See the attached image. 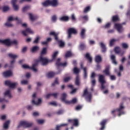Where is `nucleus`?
<instances>
[{
    "label": "nucleus",
    "instance_id": "obj_27",
    "mask_svg": "<svg viewBox=\"0 0 130 130\" xmlns=\"http://www.w3.org/2000/svg\"><path fill=\"white\" fill-rule=\"evenodd\" d=\"M85 58L88 60L89 62H92V57H91V55H90V53H86L85 55Z\"/></svg>",
    "mask_w": 130,
    "mask_h": 130
},
{
    "label": "nucleus",
    "instance_id": "obj_22",
    "mask_svg": "<svg viewBox=\"0 0 130 130\" xmlns=\"http://www.w3.org/2000/svg\"><path fill=\"white\" fill-rule=\"evenodd\" d=\"M110 67L109 66H106L105 70L103 71L104 74H105L106 76H110V72L109 71V69Z\"/></svg>",
    "mask_w": 130,
    "mask_h": 130
},
{
    "label": "nucleus",
    "instance_id": "obj_25",
    "mask_svg": "<svg viewBox=\"0 0 130 130\" xmlns=\"http://www.w3.org/2000/svg\"><path fill=\"white\" fill-rule=\"evenodd\" d=\"M57 5H58L57 0H50V6H52V7H56Z\"/></svg>",
    "mask_w": 130,
    "mask_h": 130
},
{
    "label": "nucleus",
    "instance_id": "obj_38",
    "mask_svg": "<svg viewBox=\"0 0 130 130\" xmlns=\"http://www.w3.org/2000/svg\"><path fill=\"white\" fill-rule=\"evenodd\" d=\"M111 60L112 61L113 63H114V64H117V62L115 59V56L114 55H112L111 56Z\"/></svg>",
    "mask_w": 130,
    "mask_h": 130
},
{
    "label": "nucleus",
    "instance_id": "obj_55",
    "mask_svg": "<svg viewBox=\"0 0 130 130\" xmlns=\"http://www.w3.org/2000/svg\"><path fill=\"white\" fill-rule=\"evenodd\" d=\"M10 10L9 6H4L3 7V12H8Z\"/></svg>",
    "mask_w": 130,
    "mask_h": 130
},
{
    "label": "nucleus",
    "instance_id": "obj_54",
    "mask_svg": "<svg viewBox=\"0 0 130 130\" xmlns=\"http://www.w3.org/2000/svg\"><path fill=\"white\" fill-rule=\"evenodd\" d=\"M5 26H6V27H13V24H12L10 21H8L5 23Z\"/></svg>",
    "mask_w": 130,
    "mask_h": 130
},
{
    "label": "nucleus",
    "instance_id": "obj_6",
    "mask_svg": "<svg viewBox=\"0 0 130 130\" xmlns=\"http://www.w3.org/2000/svg\"><path fill=\"white\" fill-rule=\"evenodd\" d=\"M39 61L42 62V66H46L47 64H48V62H50L51 60H49L48 59L43 57V56H40L39 60H36V62H38H38H39Z\"/></svg>",
    "mask_w": 130,
    "mask_h": 130
},
{
    "label": "nucleus",
    "instance_id": "obj_50",
    "mask_svg": "<svg viewBox=\"0 0 130 130\" xmlns=\"http://www.w3.org/2000/svg\"><path fill=\"white\" fill-rule=\"evenodd\" d=\"M111 26V23L108 22L105 26H103V28H104V29H108V28H110Z\"/></svg>",
    "mask_w": 130,
    "mask_h": 130
},
{
    "label": "nucleus",
    "instance_id": "obj_60",
    "mask_svg": "<svg viewBox=\"0 0 130 130\" xmlns=\"http://www.w3.org/2000/svg\"><path fill=\"white\" fill-rule=\"evenodd\" d=\"M105 83H102L101 86V90H104L105 89H106V86L104 85Z\"/></svg>",
    "mask_w": 130,
    "mask_h": 130
},
{
    "label": "nucleus",
    "instance_id": "obj_36",
    "mask_svg": "<svg viewBox=\"0 0 130 130\" xmlns=\"http://www.w3.org/2000/svg\"><path fill=\"white\" fill-rule=\"evenodd\" d=\"M4 96H8L9 98H12V94H11V91H10V90H6L4 93Z\"/></svg>",
    "mask_w": 130,
    "mask_h": 130
},
{
    "label": "nucleus",
    "instance_id": "obj_51",
    "mask_svg": "<svg viewBox=\"0 0 130 130\" xmlns=\"http://www.w3.org/2000/svg\"><path fill=\"white\" fill-rule=\"evenodd\" d=\"M72 52H71V51H68L66 52V54L65 55V57H70V56H72Z\"/></svg>",
    "mask_w": 130,
    "mask_h": 130
},
{
    "label": "nucleus",
    "instance_id": "obj_4",
    "mask_svg": "<svg viewBox=\"0 0 130 130\" xmlns=\"http://www.w3.org/2000/svg\"><path fill=\"white\" fill-rule=\"evenodd\" d=\"M123 109H124V107L123 106V103H121L118 109L112 111L111 114H114L116 111H118V112L119 113L118 116H120V115H121L122 114H124V111H123Z\"/></svg>",
    "mask_w": 130,
    "mask_h": 130
},
{
    "label": "nucleus",
    "instance_id": "obj_41",
    "mask_svg": "<svg viewBox=\"0 0 130 130\" xmlns=\"http://www.w3.org/2000/svg\"><path fill=\"white\" fill-rule=\"evenodd\" d=\"M58 54V52L56 51L55 52L52 56V60H51V61H52L53 60H54V59H55V58H56V56H57V55Z\"/></svg>",
    "mask_w": 130,
    "mask_h": 130
},
{
    "label": "nucleus",
    "instance_id": "obj_32",
    "mask_svg": "<svg viewBox=\"0 0 130 130\" xmlns=\"http://www.w3.org/2000/svg\"><path fill=\"white\" fill-rule=\"evenodd\" d=\"M43 7H48V6H50V0H47L44 2L42 3Z\"/></svg>",
    "mask_w": 130,
    "mask_h": 130
},
{
    "label": "nucleus",
    "instance_id": "obj_33",
    "mask_svg": "<svg viewBox=\"0 0 130 130\" xmlns=\"http://www.w3.org/2000/svg\"><path fill=\"white\" fill-rule=\"evenodd\" d=\"M79 48L80 50H85V49H86V45L83 43H81L79 46Z\"/></svg>",
    "mask_w": 130,
    "mask_h": 130
},
{
    "label": "nucleus",
    "instance_id": "obj_53",
    "mask_svg": "<svg viewBox=\"0 0 130 130\" xmlns=\"http://www.w3.org/2000/svg\"><path fill=\"white\" fill-rule=\"evenodd\" d=\"M59 83L58 82V79L56 78L55 81L52 84V86H55V84L58 85Z\"/></svg>",
    "mask_w": 130,
    "mask_h": 130
},
{
    "label": "nucleus",
    "instance_id": "obj_34",
    "mask_svg": "<svg viewBox=\"0 0 130 130\" xmlns=\"http://www.w3.org/2000/svg\"><path fill=\"white\" fill-rule=\"evenodd\" d=\"M8 56L9 57H10V58H12V59H16L17 57H18V55H15L12 53L8 54Z\"/></svg>",
    "mask_w": 130,
    "mask_h": 130
},
{
    "label": "nucleus",
    "instance_id": "obj_2",
    "mask_svg": "<svg viewBox=\"0 0 130 130\" xmlns=\"http://www.w3.org/2000/svg\"><path fill=\"white\" fill-rule=\"evenodd\" d=\"M82 97H85V100L87 102L91 103L92 102V92L88 91V89L86 88L84 90Z\"/></svg>",
    "mask_w": 130,
    "mask_h": 130
},
{
    "label": "nucleus",
    "instance_id": "obj_19",
    "mask_svg": "<svg viewBox=\"0 0 130 130\" xmlns=\"http://www.w3.org/2000/svg\"><path fill=\"white\" fill-rule=\"evenodd\" d=\"M0 43H3L7 46H10V45H11V41L10 39H6L4 40H0Z\"/></svg>",
    "mask_w": 130,
    "mask_h": 130
},
{
    "label": "nucleus",
    "instance_id": "obj_43",
    "mask_svg": "<svg viewBox=\"0 0 130 130\" xmlns=\"http://www.w3.org/2000/svg\"><path fill=\"white\" fill-rule=\"evenodd\" d=\"M82 19H83V20H84V21H88V20H89V18L88 17V15H84L82 16H80L79 18V20H82Z\"/></svg>",
    "mask_w": 130,
    "mask_h": 130
},
{
    "label": "nucleus",
    "instance_id": "obj_57",
    "mask_svg": "<svg viewBox=\"0 0 130 130\" xmlns=\"http://www.w3.org/2000/svg\"><path fill=\"white\" fill-rule=\"evenodd\" d=\"M110 79L111 81H115V80H116V77L114 75H111L110 76Z\"/></svg>",
    "mask_w": 130,
    "mask_h": 130
},
{
    "label": "nucleus",
    "instance_id": "obj_14",
    "mask_svg": "<svg viewBox=\"0 0 130 130\" xmlns=\"http://www.w3.org/2000/svg\"><path fill=\"white\" fill-rule=\"evenodd\" d=\"M99 82L100 84H106L105 77L103 75H99Z\"/></svg>",
    "mask_w": 130,
    "mask_h": 130
},
{
    "label": "nucleus",
    "instance_id": "obj_31",
    "mask_svg": "<svg viewBox=\"0 0 130 130\" xmlns=\"http://www.w3.org/2000/svg\"><path fill=\"white\" fill-rule=\"evenodd\" d=\"M80 76H79V75H77L76 76V80H75V84L76 85V86H80Z\"/></svg>",
    "mask_w": 130,
    "mask_h": 130
},
{
    "label": "nucleus",
    "instance_id": "obj_63",
    "mask_svg": "<svg viewBox=\"0 0 130 130\" xmlns=\"http://www.w3.org/2000/svg\"><path fill=\"white\" fill-rule=\"evenodd\" d=\"M71 19L73 22L76 21V16H75V14H72L71 15Z\"/></svg>",
    "mask_w": 130,
    "mask_h": 130
},
{
    "label": "nucleus",
    "instance_id": "obj_30",
    "mask_svg": "<svg viewBox=\"0 0 130 130\" xmlns=\"http://www.w3.org/2000/svg\"><path fill=\"white\" fill-rule=\"evenodd\" d=\"M46 53H47V48H43L41 52L40 56H43V55L46 54Z\"/></svg>",
    "mask_w": 130,
    "mask_h": 130
},
{
    "label": "nucleus",
    "instance_id": "obj_3",
    "mask_svg": "<svg viewBox=\"0 0 130 130\" xmlns=\"http://www.w3.org/2000/svg\"><path fill=\"white\" fill-rule=\"evenodd\" d=\"M126 24V22H122L121 24L120 23H115L114 25V28L115 29H117V31L119 33H122V32H123L124 30V29H123V26H122V25H125Z\"/></svg>",
    "mask_w": 130,
    "mask_h": 130
},
{
    "label": "nucleus",
    "instance_id": "obj_56",
    "mask_svg": "<svg viewBox=\"0 0 130 130\" xmlns=\"http://www.w3.org/2000/svg\"><path fill=\"white\" fill-rule=\"evenodd\" d=\"M37 122L39 124H42V123H44V120L38 119L37 120Z\"/></svg>",
    "mask_w": 130,
    "mask_h": 130
},
{
    "label": "nucleus",
    "instance_id": "obj_5",
    "mask_svg": "<svg viewBox=\"0 0 130 130\" xmlns=\"http://www.w3.org/2000/svg\"><path fill=\"white\" fill-rule=\"evenodd\" d=\"M38 66V62H36L35 64H32V67H30L29 66L26 64H23L22 66V69H24V70H26L27 69H28L29 70H32L35 73H37V69H36V67Z\"/></svg>",
    "mask_w": 130,
    "mask_h": 130
},
{
    "label": "nucleus",
    "instance_id": "obj_48",
    "mask_svg": "<svg viewBox=\"0 0 130 130\" xmlns=\"http://www.w3.org/2000/svg\"><path fill=\"white\" fill-rule=\"evenodd\" d=\"M39 41H40V37L37 36L35 40L33 42V43H35L36 44H37V43H39Z\"/></svg>",
    "mask_w": 130,
    "mask_h": 130
},
{
    "label": "nucleus",
    "instance_id": "obj_49",
    "mask_svg": "<svg viewBox=\"0 0 130 130\" xmlns=\"http://www.w3.org/2000/svg\"><path fill=\"white\" fill-rule=\"evenodd\" d=\"M90 9L91 7L90 6H87L84 9L83 13L84 14H86V13H88V12H89V11H90Z\"/></svg>",
    "mask_w": 130,
    "mask_h": 130
},
{
    "label": "nucleus",
    "instance_id": "obj_7",
    "mask_svg": "<svg viewBox=\"0 0 130 130\" xmlns=\"http://www.w3.org/2000/svg\"><path fill=\"white\" fill-rule=\"evenodd\" d=\"M32 125H33V123L32 122H29L27 121H21L20 122L18 127H20V126H23V127H31Z\"/></svg>",
    "mask_w": 130,
    "mask_h": 130
},
{
    "label": "nucleus",
    "instance_id": "obj_20",
    "mask_svg": "<svg viewBox=\"0 0 130 130\" xmlns=\"http://www.w3.org/2000/svg\"><path fill=\"white\" fill-rule=\"evenodd\" d=\"M3 75L5 78H8V77H11V76L13 75V73L12 72V71L8 70L4 72Z\"/></svg>",
    "mask_w": 130,
    "mask_h": 130
},
{
    "label": "nucleus",
    "instance_id": "obj_12",
    "mask_svg": "<svg viewBox=\"0 0 130 130\" xmlns=\"http://www.w3.org/2000/svg\"><path fill=\"white\" fill-rule=\"evenodd\" d=\"M68 122L73 123L74 126H79V119H69Z\"/></svg>",
    "mask_w": 130,
    "mask_h": 130
},
{
    "label": "nucleus",
    "instance_id": "obj_39",
    "mask_svg": "<svg viewBox=\"0 0 130 130\" xmlns=\"http://www.w3.org/2000/svg\"><path fill=\"white\" fill-rule=\"evenodd\" d=\"M28 16H29V19L31 21H35L37 19V16H34L31 13H29Z\"/></svg>",
    "mask_w": 130,
    "mask_h": 130
},
{
    "label": "nucleus",
    "instance_id": "obj_62",
    "mask_svg": "<svg viewBox=\"0 0 130 130\" xmlns=\"http://www.w3.org/2000/svg\"><path fill=\"white\" fill-rule=\"evenodd\" d=\"M12 44H15V45H17L18 44V42L17 40L11 41V45H12Z\"/></svg>",
    "mask_w": 130,
    "mask_h": 130
},
{
    "label": "nucleus",
    "instance_id": "obj_35",
    "mask_svg": "<svg viewBox=\"0 0 130 130\" xmlns=\"http://www.w3.org/2000/svg\"><path fill=\"white\" fill-rule=\"evenodd\" d=\"M42 101L41 99H39L38 100V102H36L35 100L32 101V104H35V105H39V104H41Z\"/></svg>",
    "mask_w": 130,
    "mask_h": 130
},
{
    "label": "nucleus",
    "instance_id": "obj_17",
    "mask_svg": "<svg viewBox=\"0 0 130 130\" xmlns=\"http://www.w3.org/2000/svg\"><path fill=\"white\" fill-rule=\"evenodd\" d=\"M80 36L81 39H85V38H86V29H81L80 32Z\"/></svg>",
    "mask_w": 130,
    "mask_h": 130
},
{
    "label": "nucleus",
    "instance_id": "obj_64",
    "mask_svg": "<svg viewBox=\"0 0 130 130\" xmlns=\"http://www.w3.org/2000/svg\"><path fill=\"white\" fill-rule=\"evenodd\" d=\"M56 19H57L56 15H53L52 17V21L53 22H56Z\"/></svg>",
    "mask_w": 130,
    "mask_h": 130
},
{
    "label": "nucleus",
    "instance_id": "obj_61",
    "mask_svg": "<svg viewBox=\"0 0 130 130\" xmlns=\"http://www.w3.org/2000/svg\"><path fill=\"white\" fill-rule=\"evenodd\" d=\"M63 113V111L62 110H59L56 112V114L58 115H60V114H62Z\"/></svg>",
    "mask_w": 130,
    "mask_h": 130
},
{
    "label": "nucleus",
    "instance_id": "obj_10",
    "mask_svg": "<svg viewBox=\"0 0 130 130\" xmlns=\"http://www.w3.org/2000/svg\"><path fill=\"white\" fill-rule=\"evenodd\" d=\"M56 66L57 67V68H59V67H67L68 66V63L67 62L61 63L60 58H58L56 62Z\"/></svg>",
    "mask_w": 130,
    "mask_h": 130
},
{
    "label": "nucleus",
    "instance_id": "obj_46",
    "mask_svg": "<svg viewBox=\"0 0 130 130\" xmlns=\"http://www.w3.org/2000/svg\"><path fill=\"white\" fill-rule=\"evenodd\" d=\"M83 72H84V78L87 79V77L88 75L87 74V68L86 67H84L83 68Z\"/></svg>",
    "mask_w": 130,
    "mask_h": 130
},
{
    "label": "nucleus",
    "instance_id": "obj_21",
    "mask_svg": "<svg viewBox=\"0 0 130 130\" xmlns=\"http://www.w3.org/2000/svg\"><path fill=\"white\" fill-rule=\"evenodd\" d=\"M120 20V19L119 18V16H118V15H117L113 16L112 17V21L113 23H116V22H119Z\"/></svg>",
    "mask_w": 130,
    "mask_h": 130
},
{
    "label": "nucleus",
    "instance_id": "obj_11",
    "mask_svg": "<svg viewBox=\"0 0 130 130\" xmlns=\"http://www.w3.org/2000/svg\"><path fill=\"white\" fill-rule=\"evenodd\" d=\"M107 121H108V120H107V119H105L100 122V124L101 125V128H100V130H104L105 125H106V123H107Z\"/></svg>",
    "mask_w": 130,
    "mask_h": 130
},
{
    "label": "nucleus",
    "instance_id": "obj_59",
    "mask_svg": "<svg viewBox=\"0 0 130 130\" xmlns=\"http://www.w3.org/2000/svg\"><path fill=\"white\" fill-rule=\"evenodd\" d=\"M82 108H83V106H82L81 105H78L75 108V110H81V109Z\"/></svg>",
    "mask_w": 130,
    "mask_h": 130
},
{
    "label": "nucleus",
    "instance_id": "obj_13",
    "mask_svg": "<svg viewBox=\"0 0 130 130\" xmlns=\"http://www.w3.org/2000/svg\"><path fill=\"white\" fill-rule=\"evenodd\" d=\"M17 21L18 24H22V20L21 19H19L18 17L14 18L12 16H10L8 18V21L10 22V21Z\"/></svg>",
    "mask_w": 130,
    "mask_h": 130
},
{
    "label": "nucleus",
    "instance_id": "obj_23",
    "mask_svg": "<svg viewBox=\"0 0 130 130\" xmlns=\"http://www.w3.org/2000/svg\"><path fill=\"white\" fill-rule=\"evenodd\" d=\"M77 102H78V100H77L76 98H74L71 101H68V102H66V104L71 105V104H75V103H77Z\"/></svg>",
    "mask_w": 130,
    "mask_h": 130
},
{
    "label": "nucleus",
    "instance_id": "obj_1",
    "mask_svg": "<svg viewBox=\"0 0 130 130\" xmlns=\"http://www.w3.org/2000/svg\"><path fill=\"white\" fill-rule=\"evenodd\" d=\"M59 33L58 32H55L54 31H51L49 33L50 36H53L54 37L55 40L58 42V44H59V46L60 47H64V42L62 41V40H58V35Z\"/></svg>",
    "mask_w": 130,
    "mask_h": 130
},
{
    "label": "nucleus",
    "instance_id": "obj_47",
    "mask_svg": "<svg viewBox=\"0 0 130 130\" xmlns=\"http://www.w3.org/2000/svg\"><path fill=\"white\" fill-rule=\"evenodd\" d=\"M117 41V40H115V39H112L110 41V46L112 47L113 46V45H114V43H115V42Z\"/></svg>",
    "mask_w": 130,
    "mask_h": 130
},
{
    "label": "nucleus",
    "instance_id": "obj_52",
    "mask_svg": "<svg viewBox=\"0 0 130 130\" xmlns=\"http://www.w3.org/2000/svg\"><path fill=\"white\" fill-rule=\"evenodd\" d=\"M29 9H30V7L28 6L23 7L22 8L23 13H25V12H27V11H28V10H29Z\"/></svg>",
    "mask_w": 130,
    "mask_h": 130
},
{
    "label": "nucleus",
    "instance_id": "obj_44",
    "mask_svg": "<svg viewBox=\"0 0 130 130\" xmlns=\"http://www.w3.org/2000/svg\"><path fill=\"white\" fill-rule=\"evenodd\" d=\"M121 50V49H120V47H116L114 48V51H115V53H117V54H118V53H119L120 52Z\"/></svg>",
    "mask_w": 130,
    "mask_h": 130
},
{
    "label": "nucleus",
    "instance_id": "obj_45",
    "mask_svg": "<svg viewBox=\"0 0 130 130\" xmlns=\"http://www.w3.org/2000/svg\"><path fill=\"white\" fill-rule=\"evenodd\" d=\"M121 45L123 49H127L128 48V45L125 43H122Z\"/></svg>",
    "mask_w": 130,
    "mask_h": 130
},
{
    "label": "nucleus",
    "instance_id": "obj_42",
    "mask_svg": "<svg viewBox=\"0 0 130 130\" xmlns=\"http://www.w3.org/2000/svg\"><path fill=\"white\" fill-rule=\"evenodd\" d=\"M73 73L77 76V75H79V73H80V69L77 67H75L73 69Z\"/></svg>",
    "mask_w": 130,
    "mask_h": 130
},
{
    "label": "nucleus",
    "instance_id": "obj_24",
    "mask_svg": "<svg viewBox=\"0 0 130 130\" xmlns=\"http://www.w3.org/2000/svg\"><path fill=\"white\" fill-rule=\"evenodd\" d=\"M100 45L101 46V48H102V52L104 53L106 52V46H105V44L101 42L100 43Z\"/></svg>",
    "mask_w": 130,
    "mask_h": 130
},
{
    "label": "nucleus",
    "instance_id": "obj_8",
    "mask_svg": "<svg viewBox=\"0 0 130 130\" xmlns=\"http://www.w3.org/2000/svg\"><path fill=\"white\" fill-rule=\"evenodd\" d=\"M68 38L70 39L71 37H72V34H77L78 31H77V29L74 28H70L68 30Z\"/></svg>",
    "mask_w": 130,
    "mask_h": 130
},
{
    "label": "nucleus",
    "instance_id": "obj_15",
    "mask_svg": "<svg viewBox=\"0 0 130 130\" xmlns=\"http://www.w3.org/2000/svg\"><path fill=\"white\" fill-rule=\"evenodd\" d=\"M21 33H22V34H23V35H24V36H27L26 33H29L30 34H33V33H34V32L32 31L31 28H27L25 30H22L21 31Z\"/></svg>",
    "mask_w": 130,
    "mask_h": 130
},
{
    "label": "nucleus",
    "instance_id": "obj_28",
    "mask_svg": "<svg viewBox=\"0 0 130 130\" xmlns=\"http://www.w3.org/2000/svg\"><path fill=\"white\" fill-rule=\"evenodd\" d=\"M39 49V47H38V46H35L31 48L30 51H31L32 53H34V52H37V51H38Z\"/></svg>",
    "mask_w": 130,
    "mask_h": 130
},
{
    "label": "nucleus",
    "instance_id": "obj_26",
    "mask_svg": "<svg viewBox=\"0 0 130 130\" xmlns=\"http://www.w3.org/2000/svg\"><path fill=\"white\" fill-rule=\"evenodd\" d=\"M95 61L97 63H100L102 61V57L100 55H97L95 57Z\"/></svg>",
    "mask_w": 130,
    "mask_h": 130
},
{
    "label": "nucleus",
    "instance_id": "obj_37",
    "mask_svg": "<svg viewBox=\"0 0 130 130\" xmlns=\"http://www.w3.org/2000/svg\"><path fill=\"white\" fill-rule=\"evenodd\" d=\"M10 120H7L4 123V128H5V129H8L9 127V125L10 124Z\"/></svg>",
    "mask_w": 130,
    "mask_h": 130
},
{
    "label": "nucleus",
    "instance_id": "obj_40",
    "mask_svg": "<svg viewBox=\"0 0 130 130\" xmlns=\"http://www.w3.org/2000/svg\"><path fill=\"white\" fill-rule=\"evenodd\" d=\"M56 74L55 73H53V72H51L48 73L47 77L48 78H53V77H54Z\"/></svg>",
    "mask_w": 130,
    "mask_h": 130
},
{
    "label": "nucleus",
    "instance_id": "obj_58",
    "mask_svg": "<svg viewBox=\"0 0 130 130\" xmlns=\"http://www.w3.org/2000/svg\"><path fill=\"white\" fill-rule=\"evenodd\" d=\"M48 105H53L54 106H57V104H56V102H53L49 103Z\"/></svg>",
    "mask_w": 130,
    "mask_h": 130
},
{
    "label": "nucleus",
    "instance_id": "obj_29",
    "mask_svg": "<svg viewBox=\"0 0 130 130\" xmlns=\"http://www.w3.org/2000/svg\"><path fill=\"white\" fill-rule=\"evenodd\" d=\"M69 19H70V18L69 17V16H62L59 19L60 21H62V22H68V21H69Z\"/></svg>",
    "mask_w": 130,
    "mask_h": 130
},
{
    "label": "nucleus",
    "instance_id": "obj_18",
    "mask_svg": "<svg viewBox=\"0 0 130 130\" xmlns=\"http://www.w3.org/2000/svg\"><path fill=\"white\" fill-rule=\"evenodd\" d=\"M16 3H17V0H12L11 2L14 10L19 11V6L16 5Z\"/></svg>",
    "mask_w": 130,
    "mask_h": 130
},
{
    "label": "nucleus",
    "instance_id": "obj_16",
    "mask_svg": "<svg viewBox=\"0 0 130 130\" xmlns=\"http://www.w3.org/2000/svg\"><path fill=\"white\" fill-rule=\"evenodd\" d=\"M67 97H68V94L64 92L61 94V98H60L61 101H62V102H64L65 104H67L66 102L69 101L66 100Z\"/></svg>",
    "mask_w": 130,
    "mask_h": 130
},
{
    "label": "nucleus",
    "instance_id": "obj_9",
    "mask_svg": "<svg viewBox=\"0 0 130 130\" xmlns=\"http://www.w3.org/2000/svg\"><path fill=\"white\" fill-rule=\"evenodd\" d=\"M5 85L8 87H10V88L14 89V88H15L18 85V83L17 82L12 83L11 81L6 80L5 81Z\"/></svg>",
    "mask_w": 130,
    "mask_h": 130
}]
</instances>
